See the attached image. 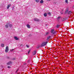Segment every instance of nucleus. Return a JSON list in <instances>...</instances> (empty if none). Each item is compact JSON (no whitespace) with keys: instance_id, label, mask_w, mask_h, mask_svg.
<instances>
[{"instance_id":"obj_5","label":"nucleus","mask_w":74,"mask_h":74,"mask_svg":"<svg viewBox=\"0 0 74 74\" xmlns=\"http://www.w3.org/2000/svg\"><path fill=\"white\" fill-rule=\"evenodd\" d=\"M34 21H39L38 19L36 18H34Z\"/></svg>"},{"instance_id":"obj_18","label":"nucleus","mask_w":74,"mask_h":74,"mask_svg":"<svg viewBox=\"0 0 74 74\" xmlns=\"http://www.w3.org/2000/svg\"><path fill=\"white\" fill-rule=\"evenodd\" d=\"M47 14L48 15H51V13L50 12H49Z\"/></svg>"},{"instance_id":"obj_13","label":"nucleus","mask_w":74,"mask_h":74,"mask_svg":"<svg viewBox=\"0 0 74 74\" xmlns=\"http://www.w3.org/2000/svg\"><path fill=\"white\" fill-rule=\"evenodd\" d=\"M66 20V18H62V21H65Z\"/></svg>"},{"instance_id":"obj_3","label":"nucleus","mask_w":74,"mask_h":74,"mask_svg":"<svg viewBox=\"0 0 74 74\" xmlns=\"http://www.w3.org/2000/svg\"><path fill=\"white\" fill-rule=\"evenodd\" d=\"M51 33H52L53 34H55V33H56V31L54 32V29H52L51 31Z\"/></svg>"},{"instance_id":"obj_9","label":"nucleus","mask_w":74,"mask_h":74,"mask_svg":"<svg viewBox=\"0 0 74 74\" xmlns=\"http://www.w3.org/2000/svg\"><path fill=\"white\" fill-rule=\"evenodd\" d=\"M49 34V32H46L45 33V36H47V35H48V34Z\"/></svg>"},{"instance_id":"obj_8","label":"nucleus","mask_w":74,"mask_h":74,"mask_svg":"<svg viewBox=\"0 0 74 74\" xmlns=\"http://www.w3.org/2000/svg\"><path fill=\"white\" fill-rule=\"evenodd\" d=\"M5 27L6 29H8V25H5Z\"/></svg>"},{"instance_id":"obj_34","label":"nucleus","mask_w":74,"mask_h":74,"mask_svg":"<svg viewBox=\"0 0 74 74\" xmlns=\"http://www.w3.org/2000/svg\"><path fill=\"white\" fill-rule=\"evenodd\" d=\"M13 59V60H15V58H14Z\"/></svg>"},{"instance_id":"obj_27","label":"nucleus","mask_w":74,"mask_h":74,"mask_svg":"<svg viewBox=\"0 0 74 74\" xmlns=\"http://www.w3.org/2000/svg\"><path fill=\"white\" fill-rule=\"evenodd\" d=\"M35 0L36 2H38V1H39V0Z\"/></svg>"},{"instance_id":"obj_19","label":"nucleus","mask_w":74,"mask_h":74,"mask_svg":"<svg viewBox=\"0 0 74 74\" xmlns=\"http://www.w3.org/2000/svg\"><path fill=\"white\" fill-rule=\"evenodd\" d=\"M60 18H61V17L60 16H59L57 18V19L59 20V19H60Z\"/></svg>"},{"instance_id":"obj_4","label":"nucleus","mask_w":74,"mask_h":74,"mask_svg":"<svg viewBox=\"0 0 74 74\" xmlns=\"http://www.w3.org/2000/svg\"><path fill=\"white\" fill-rule=\"evenodd\" d=\"M9 50V49H8V47L7 46L6 47V49H5V52H8V51Z\"/></svg>"},{"instance_id":"obj_37","label":"nucleus","mask_w":74,"mask_h":74,"mask_svg":"<svg viewBox=\"0 0 74 74\" xmlns=\"http://www.w3.org/2000/svg\"><path fill=\"white\" fill-rule=\"evenodd\" d=\"M46 26H47V24L46 25Z\"/></svg>"},{"instance_id":"obj_26","label":"nucleus","mask_w":74,"mask_h":74,"mask_svg":"<svg viewBox=\"0 0 74 74\" xmlns=\"http://www.w3.org/2000/svg\"><path fill=\"white\" fill-rule=\"evenodd\" d=\"M14 49H12V50H10V51H11V52H12V51H14Z\"/></svg>"},{"instance_id":"obj_35","label":"nucleus","mask_w":74,"mask_h":74,"mask_svg":"<svg viewBox=\"0 0 74 74\" xmlns=\"http://www.w3.org/2000/svg\"><path fill=\"white\" fill-rule=\"evenodd\" d=\"M54 4H56V3H54Z\"/></svg>"},{"instance_id":"obj_32","label":"nucleus","mask_w":74,"mask_h":74,"mask_svg":"<svg viewBox=\"0 0 74 74\" xmlns=\"http://www.w3.org/2000/svg\"><path fill=\"white\" fill-rule=\"evenodd\" d=\"M18 69H17V71L16 72V73H17V72H18Z\"/></svg>"},{"instance_id":"obj_20","label":"nucleus","mask_w":74,"mask_h":74,"mask_svg":"<svg viewBox=\"0 0 74 74\" xmlns=\"http://www.w3.org/2000/svg\"><path fill=\"white\" fill-rule=\"evenodd\" d=\"M4 45L3 44H2L1 45V47H4Z\"/></svg>"},{"instance_id":"obj_21","label":"nucleus","mask_w":74,"mask_h":74,"mask_svg":"<svg viewBox=\"0 0 74 74\" xmlns=\"http://www.w3.org/2000/svg\"><path fill=\"white\" fill-rule=\"evenodd\" d=\"M50 38H51V36H49L47 37V39H49Z\"/></svg>"},{"instance_id":"obj_25","label":"nucleus","mask_w":74,"mask_h":74,"mask_svg":"<svg viewBox=\"0 0 74 74\" xmlns=\"http://www.w3.org/2000/svg\"><path fill=\"white\" fill-rule=\"evenodd\" d=\"M26 47H27V48H29V46H28V45H26Z\"/></svg>"},{"instance_id":"obj_33","label":"nucleus","mask_w":74,"mask_h":74,"mask_svg":"<svg viewBox=\"0 0 74 74\" xmlns=\"http://www.w3.org/2000/svg\"><path fill=\"white\" fill-rule=\"evenodd\" d=\"M24 65H25V64H26V63H24Z\"/></svg>"},{"instance_id":"obj_30","label":"nucleus","mask_w":74,"mask_h":74,"mask_svg":"<svg viewBox=\"0 0 74 74\" xmlns=\"http://www.w3.org/2000/svg\"><path fill=\"white\" fill-rule=\"evenodd\" d=\"M31 36H32L31 34H30V35H29V36L30 37Z\"/></svg>"},{"instance_id":"obj_1","label":"nucleus","mask_w":74,"mask_h":74,"mask_svg":"<svg viewBox=\"0 0 74 74\" xmlns=\"http://www.w3.org/2000/svg\"><path fill=\"white\" fill-rule=\"evenodd\" d=\"M48 43V42H44L43 43H42V44L40 45V47H44V46H45V45H46Z\"/></svg>"},{"instance_id":"obj_11","label":"nucleus","mask_w":74,"mask_h":74,"mask_svg":"<svg viewBox=\"0 0 74 74\" xmlns=\"http://www.w3.org/2000/svg\"><path fill=\"white\" fill-rule=\"evenodd\" d=\"M11 64V62L10 61L8 63H7V65H10Z\"/></svg>"},{"instance_id":"obj_12","label":"nucleus","mask_w":74,"mask_h":74,"mask_svg":"<svg viewBox=\"0 0 74 74\" xmlns=\"http://www.w3.org/2000/svg\"><path fill=\"white\" fill-rule=\"evenodd\" d=\"M27 26L28 28H30V25L29 24H27Z\"/></svg>"},{"instance_id":"obj_17","label":"nucleus","mask_w":74,"mask_h":74,"mask_svg":"<svg viewBox=\"0 0 74 74\" xmlns=\"http://www.w3.org/2000/svg\"><path fill=\"white\" fill-rule=\"evenodd\" d=\"M43 2H44V1L42 0H41L40 1V3H43Z\"/></svg>"},{"instance_id":"obj_15","label":"nucleus","mask_w":74,"mask_h":74,"mask_svg":"<svg viewBox=\"0 0 74 74\" xmlns=\"http://www.w3.org/2000/svg\"><path fill=\"white\" fill-rule=\"evenodd\" d=\"M44 16H47V13L44 14Z\"/></svg>"},{"instance_id":"obj_29","label":"nucleus","mask_w":74,"mask_h":74,"mask_svg":"<svg viewBox=\"0 0 74 74\" xmlns=\"http://www.w3.org/2000/svg\"><path fill=\"white\" fill-rule=\"evenodd\" d=\"M10 66H8V68H10Z\"/></svg>"},{"instance_id":"obj_31","label":"nucleus","mask_w":74,"mask_h":74,"mask_svg":"<svg viewBox=\"0 0 74 74\" xmlns=\"http://www.w3.org/2000/svg\"><path fill=\"white\" fill-rule=\"evenodd\" d=\"M60 13L61 14H63V13H62V12H61Z\"/></svg>"},{"instance_id":"obj_22","label":"nucleus","mask_w":74,"mask_h":74,"mask_svg":"<svg viewBox=\"0 0 74 74\" xmlns=\"http://www.w3.org/2000/svg\"><path fill=\"white\" fill-rule=\"evenodd\" d=\"M40 45H38V46H37V48H40Z\"/></svg>"},{"instance_id":"obj_36","label":"nucleus","mask_w":74,"mask_h":74,"mask_svg":"<svg viewBox=\"0 0 74 74\" xmlns=\"http://www.w3.org/2000/svg\"><path fill=\"white\" fill-rule=\"evenodd\" d=\"M47 1H50V0H47Z\"/></svg>"},{"instance_id":"obj_24","label":"nucleus","mask_w":74,"mask_h":74,"mask_svg":"<svg viewBox=\"0 0 74 74\" xmlns=\"http://www.w3.org/2000/svg\"><path fill=\"white\" fill-rule=\"evenodd\" d=\"M65 2L66 3H68V0H65Z\"/></svg>"},{"instance_id":"obj_16","label":"nucleus","mask_w":74,"mask_h":74,"mask_svg":"<svg viewBox=\"0 0 74 74\" xmlns=\"http://www.w3.org/2000/svg\"><path fill=\"white\" fill-rule=\"evenodd\" d=\"M59 27H60V25H57L56 27H57V28H59Z\"/></svg>"},{"instance_id":"obj_6","label":"nucleus","mask_w":74,"mask_h":74,"mask_svg":"<svg viewBox=\"0 0 74 74\" xmlns=\"http://www.w3.org/2000/svg\"><path fill=\"white\" fill-rule=\"evenodd\" d=\"M7 24L9 25V26L10 27H12V24H10L8 23H7Z\"/></svg>"},{"instance_id":"obj_10","label":"nucleus","mask_w":74,"mask_h":74,"mask_svg":"<svg viewBox=\"0 0 74 74\" xmlns=\"http://www.w3.org/2000/svg\"><path fill=\"white\" fill-rule=\"evenodd\" d=\"M36 53V51H34L33 52V55H34Z\"/></svg>"},{"instance_id":"obj_28","label":"nucleus","mask_w":74,"mask_h":74,"mask_svg":"<svg viewBox=\"0 0 74 74\" xmlns=\"http://www.w3.org/2000/svg\"><path fill=\"white\" fill-rule=\"evenodd\" d=\"M7 59H10V57H7Z\"/></svg>"},{"instance_id":"obj_2","label":"nucleus","mask_w":74,"mask_h":74,"mask_svg":"<svg viewBox=\"0 0 74 74\" xmlns=\"http://www.w3.org/2000/svg\"><path fill=\"white\" fill-rule=\"evenodd\" d=\"M66 13H67L68 14H71L72 13V12L71 11H69L68 10H66L65 11Z\"/></svg>"},{"instance_id":"obj_23","label":"nucleus","mask_w":74,"mask_h":74,"mask_svg":"<svg viewBox=\"0 0 74 74\" xmlns=\"http://www.w3.org/2000/svg\"><path fill=\"white\" fill-rule=\"evenodd\" d=\"M30 51H31V49H30L29 50V51H28V54H29V53H30Z\"/></svg>"},{"instance_id":"obj_7","label":"nucleus","mask_w":74,"mask_h":74,"mask_svg":"<svg viewBox=\"0 0 74 74\" xmlns=\"http://www.w3.org/2000/svg\"><path fill=\"white\" fill-rule=\"evenodd\" d=\"M14 38L16 40H19V39L16 36H14Z\"/></svg>"},{"instance_id":"obj_14","label":"nucleus","mask_w":74,"mask_h":74,"mask_svg":"<svg viewBox=\"0 0 74 74\" xmlns=\"http://www.w3.org/2000/svg\"><path fill=\"white\" fill-rule=\"evenodd\" d=\"M10 5H8L7 7V9H9V7H10Z\"/></svg>"}]
</instances>
